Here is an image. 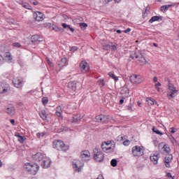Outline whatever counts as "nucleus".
I'll use <instances>...</instances> for the list:
<instances>
[{"label": "nucleus", "instance_id": "nucleus-36", "mask_svg": "<svg viewBox=\"0 0 179 179\" xmlns=\"http://www.w3.org/2000/svg\"><path fill=\"white\" fill-rule=\"evenodd\" d=\"M110 164L113 167H117V164H118V162L117 161V159H113L111 160Z\"/></svg>", "mask_w": 179, "mask_h": 179}, {"label": "nucleus", "instance_id": "nucleus-52", "mask_svg": "<svg viewBox=\"0 0 179 179\" xmlns=\"http://www.w3.org/2000/svg\"><path fill=\"white\" fill-rule=\"evenodd\" d=\"M71 51H73V52H75V51H78V47L73 46L71 48Z\"/></svg>", "mask_w": 179, "mask_h": 179}, {"label": "nucleus", "instance_id": "nucleus-50", "mask_svg": "<svg viewBox=\"0 0 179 179\" xmlns=\"http://www.w3.org/2000/svg\"><path fill=\"white\" fill-rule=\"evenodd\" d=\"M166 144L164 143H160L159 144V149H164Z\"/></svg>", "mask_w": 179, "mask_h": 179}, {"label": "nucleus", "instance_id": "nucleus-34", "mask_svg": "<svg viewBox=\"0 0 179 179\" xmlns=\"http://www.w3.org/2000/svg\"><path fill=\"white\" fill-rule=\"evenodd\" d=\"M159 20H160V17L159 16H153L150 20V23H153V22H157Z\"/></svg>", "mask_w": 179, "mask_h": 179}, {"label": "nucleus", "instance_id": "nucleus-51", "mask_svg": "<svg viewBox=\"0 0 179 179\" xmlns=\"http://www.w3.org/2000/svg\"><path fill=\"white\" fill-rule=\"evenodd\" d=\"M13 47H17V48H19L21 47V45L20 43H13Z\"/></svg>", "mask_w": 179, "mask_h": 179}, {"label": "nucleus", "instance_id": "nucleus-48", "mask_svg": "<svg viewBox=\"0 0 179 179\" xmlns=\"http://www.w3.org/2000/svg\"><path fill=\"white\" fill-rule=\"evenodd\" d=\"M45 136V132H42V133H37L36 134V136H38V138H41V136Z\"/></svg>", "mask_w": 179, "mask_h": 179}, {"label": "nucleus", "instance_id": "nucleus-31", "mask_svg": "<svg viewBox=\"0 0 179 179\" xmlns=\"http://www.w3.org/2000/svg\"><path fill=\"white\" fill-rule=\"evenodd\" d=\"M170 141L173 146H178V141L173 136H171Z\"/></svg>", "mask_w": 179, "mask_h": 179}, {"label": "nucleus", "instance_id": "nucleus-1", "mask_svg": "<svg viewBox=\"0 0 179 179\" xmlns=\"http://www.w3.org/2000/svg\"><path fill=\"white\" fill-rule=\"evenodd\" d=\"M24 170H26V171H28L29 174H32V176H36L40 169V166H38L37 164L27 162L25 163V164L24 165Z\"/></svg>", "mask_w": 179, "mask_h": 179}, {"label": "nucleus", "instance_id": "nucleus-11", "mask_svg": "<svg viewBox=\"0 0 179 179\" xmlns=\"http://www.w3.org/2000/svg\"><path fill=\"white\" fill-rule=\"evenodd\" d=\"M80 69L83 73H87L89 71V65L86 61H82L80 62Z\"/></svg>", "mask_w": 179, "mask_h": 179}, {"label": "nucleus", "instance_id": "nucleus-54", "mask_svg": "<svg viewBox=\"0 0 179 179\" xmlns=\"http://www.w3.org/2000/svg\"><path fill=\"white\" fill-rule=\"evenodd\" d=\"M170 129H171V134H176V128L171 127Z\"/></svg>", "mask_w": 179, "mask_h": 179}, {"label": "nucleus", "instance_id": "nucleus-16", "mask_svg": "<svg viewBox=\"0 0 179 179\" xmlns=\"http://www.w3.org/2000/svg\"><path fill=\"white\" fill-rule=\"evenodd\" d=\"M160 155H159L158 153L152 154L150 156V160L154 164H157Z\"/></svg>", "mask_w": 179, "mask_h": 179}, {"label": "nucleus", "instance_id": "nucleus-46", "mask_svg": "<svg viewBox=\"0 0 179 179\" xmlns=\"http://www.w3.org/2000/svg\"><path fill=\"white\" fill-rule=\"evenodd\" d=\"M47 62L48 64V65L52 68V66H54V64L52 63V62H51V60H50V59L46 58Z\"/></svg>", "mask_w": 179, "mask_h": 179}, {"label": "nucleus", "instance_id": "nucleus-49", "mask_svg": "<svg viewBox=\"0 0 179 179\" xmlns=\"http://www.w3.org/2000/svg\"><path fill=\"white\" fill-rule=\"evenodd\" d=\"M126 139H127V137H125L124 136L117 137V141H125Z\"/></svg>", "mask_w": 179, "mask_h": 179}, {"label": "nucleus", "instance_id": "nucleus-42", "mask_svg": "<svg viewBox=\"0 0 179 179\" xmlns=\"http://www.w3.org/2000/svg\"><path fill=\"white\" fill-rule=\"evenodd\" d=\"M98 84L99 85V86H101V87H104L105 86V83H104V80H99L98 81Z\"/></svg>", "mask_w": 179, "mask_h": 179}, {"label": "nucleus", "instance_id": "nucleus-39", "mask_svg": "<svg viewBox=\"0 0 179 179\" xmlns=\"http://www.w3.org/2000/svg\"><path fill=\"white\" fill-rule=\"evenodd\" d=\"M152 131L155 132V134H157V135H163V133H162V131L156 129V128H155V127H152Z\"/></svg>", "mask_w": 179, "mask_h": 179}, {"label": "nucleus", "instance_id": "nucleus-24", "mask_svg": "<svg viewBox=\"0 0 179 179\" xmlns=\"http://www.w3.org/2000/svg\"><path fill=\"white\" fill-rule=\"evenodd\" d=\"M83 117V116H82L81 114L74 115L73 117V122H79V121H80V120H82Z\"/></svg>", "mask_w": 179, "mask_h": 179}, {"label": "nucleus", "instance_id": "nucleus-45", "mask_svg": "<svg viewBox=\"0 0 179 179\" xmlns=\"http://www.w3.org/2000/svg\"><path fill=\"white\" fill-rule=\"evenodd\" d=\"M80 27H81V29H86V27H87V24L85 22H81L80 23Z\"/></svg>", "mask_w": 179, "mask_h": 179}, {"label": "nucleus", "instance_id": "nucleus-20", "mask_svg": "<svg viewBox=\"0 0 179 179\" xmlns=\"http://www.w3.org/2000/svg\"><path fill=\"white\" fill-rule=\"evenodd\" d=\"M13 83L15 87H20L22 86V79L20 78H14Z\"/></svg>", "mask_w": 179, "mask_h": 179}, {"label": "nucleus", "instance_id": "nucleus-15", "mask_svg": "<svg viewBox=\"0 0 179 179\" xmlns=\"http://www.w3.org/2000/svg\"><path fill=\"white\" fill-rule=\"evenodd\" d=\"M45 157H45L41 152H37L33 156V159L35 160V162H41V160H44Z\"/></svg>", "mask_w": 179, "mask_h": 179}, {"label": "nucleus", "instance_id": "nucleus-10", "mask_svg": "<svg viewBox=\"0 0 179 179\" xmlns=\"http://www.w3.org/2000/svg\"><path fill=\"white\" fill-rule=\"evenodd\" d=\"M73 167L75 170V171H78V173H80V171H82V169H83V165L79 160H74L73 162Z\"/></svg>", "mask_w": 179, "mask_h": 179}, {"label": "nucleus", "instance_id": "nucleus-43", "mask_svg": "<svg viewBox=\"0 0 179 179\" xmlns=\"http://www.w3.org/2000/svg\"><path fill=\"white\" fill-rule=\"evenodd\" d=\"M23 8H25V9H31V6H30L29 3H24L22 4Z\"/></svg>", "mask_w": 179, "mask_h": 179}, {"label": "nucleus", "instance_id": "nucleus-59", "mask_svg": "<svg viewBox=\"0 0 179 179\" xmlns=\"http://www.w3.org/2000/svg\"><path fill=\"white\" fill-rule=\"evenodd\" d=\"M10 122L12 125H15V120H10Z\"/></svg>", "mask_w": 179, "mask_h": 179}, {"label": "nucleus", "instance_id": "nucleus-30", "mask_svg": "<svg viewBox=\"0 0 179 179\" xmlns=\"http://www.w3.org/2000/svg\"><path fill=\"white\" fill-rule=\"evenodd\" d=\"M40 40V36L38 35H34L31 37V43H37Z\"/></svg>", "mask_w": 179, "mask_h": 179}, {"label": "nucleus", "instance_id": "nucleus-8", "mask_svg": "<svg viewBox=\"0 0 179 179\" xmlns=\"http://www.w3.org/2000/svg\"><path fill=\"white\" fill-rule=\"evenodd\" d=\"M132 155L134 157H140L143 155V147L136 145L132 148Z\"/></svg>", "mask_w": 179, "mask_h": 179}, {"label": "nucleus", "instance_id": "nucleus-23", "mask_svg": "<svg viewBox=\"0 0 179 179\" xmlns=\"http://www.w3.org/2000/svg\"><path fill=\"white\" fill-rule=\"evenodd\" d=\"M5 58L6 61L8 62H12V60L13 59V57L12 56V54L10 53V52H6L5 53Z\"/></svg>", "mask_w": 179, "mask_h": 179}, {"label": "nucleus", "instance_id": "nucleus-25", "mask_svg": "<svg viewBox=\"0 0 179 179\" xmlns=\"http://www.w3.org/2000/svg\"><path fill=\"white\" fill-rule=\"evenodd\" d=\"M6 113L9 115H15V108L13 106H9L6 110Z\"/></svg>", "mask_w": 179, "mask_h": 179}, {"label": "nucleus", "instance_id": "nucleus-44", "mask_svg": "<svg viewBox=\"0 0 179 179\" xmlns=\"http://www.w3.org/2000/svg\"><path fill=\"white\" fill-rule=\"evenodd\" d=\"M131 143V141L128 139H126L124 142H123V145L124 146H129Z\"/></svg>", "mask_w": 179, "mask_h": 179}, {"label": "nucleus", "instance_id": "nucleus-32", "mask_svg": "<svg viewBox=\"0 0 179 179\" xmlns=\"http://www.w3.org/2000/svg\"><path fill=\"white\" fill-rule=\"evenodd\" d=\"M108 47L111 48L113 51H117L118 50V45L117 43H114L113 45H108Z\"/></svg>", "mask_w": 179, "mask_h": 179}, {"label": "nucleus", "instance_id": "nucleus-19", "mask_svg": "<svg viewBox=\"0 0 179 179\" xmlns=\"http://www.w3.org/2000/svg\"><path fill=\"white\" fill-rule=\"evenodd\" d=\"M80 156L83 160H87L90 157V152L87 150L83 151Z\"/></svg>", "mask_w": 179, "mask_h": 179}, {"label": "nucleus", "instance_id": "nucleus-60", "mask_svg": "<svg viewBox=\"0 0 179 179\" xmlns=\"http://www.w3.org/2000/svg\"><path fill=\"white\" fill-rule=\"evenodd\" d=\"M153 82H154L155 83H156V82H157V77H154V78H153Z\"/></svg>", "mask_w": 179, "mask_h": 179}, {"label": "nucleus", "instance_id": "nucleus-64", "mask_svg": "<svg viewBox=\"0 0 179 179\" xmlns=\"http://www.w3.org/2000/svg\"><path fill=\"white\" fill-rule=\"evenodd\" d=\"M154 47H158L157 43H153Z\"/></svg>", "mask_w": 179, "mask_h": 179}, {"label": "nucleus", "instance_id": "nucleus-12", "mask_svg": "<svg viewBox=\"0 0 179 179\" xmlns=\"http://www.w3.org/2000/svg\"><path fill=\"white\" fill-rule=\"evenodd\" d=\"M120 94L122 95V99H127V97L129 96V88H128L127 85H124L122 87Z\"/></svg>", "mask_w": 179, "mask_h": 179}, {"label": "nucleus", "instance_id": "nucleus-55", "mask_svg": "<svg viewBox=\"0 0 179 179\" xmlns=\"http://www.w3.org/2000/svg\"><path fill=\"white\" fill-rule=\"evenodd\" d=\"M166 177H168L169 178H173V179H174V177H173V176H171V173H168L166 174Z\"/></svg>", "mask_w": 179, "mask_h": 179}, {"label": "nucleus", "instance_id": "nucleus-7", "mask_svg": "<svg viewBox=\"0 0 179 179\" xmlns=\"http://www.w3.org/2000/svg\"><path fill=\"white\" fill-rule=\"evenodd\" d=\"M130 80L133 85H141V83L143 82V78H142L141 76L134 74L131 76Z\"/></svg>", "mask_w": 179, "mask_h": 179}, {"label": "nucleus", "instance_id": "nucleus-53", "mask_svg": "<svg viewBox=\"0 0 179 179\" xmlns=\"http://www.w3.org/2000/svg\"><path fill=\"white\" fill-rule=\"evenodd\" d=\"M3 64V57L0 55V65H2Z\"/></svg>", "mask_w": 179, "mask_h": 179}, {"label": "nucleus", "instance_id": "nucleus-13", "mask_svg": "<svg viewBox=\"0 0 179 179\" xmlns=\"http://www.w3.org/2000/svg\"><path fill=\"white\" fill-rule=\"evenodd\" d=\"M34 17L36 22H43L44 20V15L40 11H36L34 13Z\"/></svg>", "mask_w": 179, "mask_h": 179}, {"label": "nucleus", "instance_id": "nucleus-35", "mask_svg": "<svg viewBox=\"0 0 179 179\" xmlns=\"http://www.w3.org/2000/svg\"><path fill=\"white\" fill-rule=\"evenodd\" d=\"M40 117L42 120H47V114L45 113V110H42Z\"/></svg>", "mask_w": 179, "mask_h": 179}, {"label": "nucleus", "instance_id": "nucleus-56", "mask_svg": "<svg viewBox=\"0 0 179 179\" xmlns=\"http://www.w3.org/2000/svg\"><path fill=\"white\" fill-rule=\"evenodd\" d=\"M127 110H129V111H132V106H127Z\"/></svg>", "mask_w": 179, "mask_h": 179}, {"label": "nucleus", "instance_id": "nucleus-28", "mask_svg": "<svg viewBox=\"0 0 179 179\" xmlns=\"http://www.w3.org/2000/svg\"><path fill=\"white\" fill-rule=\"evenodd\" d=\"M62 26L64 29H67L68 30H70L72 33L75 31V29L72 27H71V25L66 24V23H62Z\"/></svg>", "mask_w": 179, "mask_h": 179}, {"label": "nucleus", "instance_id": "nucleus-2", "mask_svg": "<svg viewBox=\"0 0 179 179\" xmlns=\"http://www.w3.org/2000/svg\"><path fill=\"white\" fill-rule=\"evenodd\" d=\"M53 148L57 150H62V152H66V150H69V146L65 145L63 141L59 140L53 141Z\"/></svg>", "mask_w": 179, "mask_h": 179}, {"label": "nucleus", "instance_id": "nucleus-18", "mask_svg": "<svg viewBox=\"0 0 179 179\" xmlns=\"http://www.w3.org/2000/svg\"><path fill=\"white\" fill-rule=\"evenodd\" d=\"M173 160V155H168L165 157V166L166 167L169 168L171 166L170 163H171Z\"/></svg>", "mask_w": 179, "mask_h": 179}, {"label": "nucleus", "instance_id": "nucleus-37", "mask_svg": "<svg viewBox=\"0 0 179 179\" xmlns=\"http://www.w3.org/2000/svg\"><path fill=\"white\" fill-rule=\"evenodd\" d=\"M108 75L110 78H113V79H115V82H117V80H118V77L115 76V75H114V73H113V72L108 73Z\"/></svg>", "mask_w": 179, "mask_h": 179}, {"label": "nucleus", "instance_id": "nucleus-26", "mask_svg": "<svg viewBox=\"0 0 179 179\" xmlns=\"http://www.w3.org/2000/svg\"><path fill=\"white\" fill-rule=\"evenodd\" d=\"M68 87L71 89V90H75V89H76V83L74 81H70L68 84Z\"/></svg>", "mask_w": 179, "mask_h": 179}, {"label": "nucleus", "instance_id": "nucleus-3", "mask_svg": "<svg viewBox=\"0 0 179 179\" xmlns=\"http://www.w3.org/2000/svg\"><path fill=\"white\" fill-rule=\"evenodd\" d=\"M101 149L105 153H113L114 152V145L111 143V141H105L101 144Z\"/></svg>", "mask_w": 179, "mask_h": 179}, {"label": "nucleus", "instance_id": "nucleus-27", "mask_svg": "<svg viewBox=\"0 0 179 179\" xmlns=\"http://www.w3.org/2000/svg\"><path fill=\"white\" fill-rule=\"evenodd\" d=\"M171 6H176V4H169V5L162 6L161 7V10L162 12H166V10H167L169 8H171Z\"/></svg>", "mask_w": 179, "mask_h": 179}, {"label": "nucleus", "instance_id": "nucleus-47", "mask_svg": "<svg viewBox=\"0 0 179 179\" xmlns=\"http://www.w3.org/2000/svg\"><path fill=\"white\" fill-rule=\"evenodd\" d=\"M164 152H166L168 153V152H170V147L167 146V145H165V146H164Z\"/></svg>", "mask_w": 179, "mask_h": 179}, {"label": "nucleus", "instance_id": "nucleus-17", "mask_svg": "<svg viewBox=\"0 0 179 179\" xmlns=\"http://www.w3.org/2000/svg\"><path fill=\"white\" fill-rule=\"evenodd\" d=\"M50 164H51V160H50V158L45 157L43 160V163L41 164V166L42 167H43V169H48Z\"/></svg>", "mask_w": 179, "mask_h": 179}, {"label": "nucleus", "instance_id": "nucleus-62", "mask_svg": "<svg viewBox=\"0 0 179 179\" xmlns=\"http://www.w3.org/2000/svg\"><path fill=\"white\" fill-rule=\"evenodd\" d=\"M122 103H124V99H120V104H122Z\"/></svg>", "mask_w": 179, "mask_h": 179}, {"label": "nucleus", "instance_id": "nucleus-61", "mask_svg": "<svg viewBox=\"0 0 179 179\" xmlns=\"http://www.w3.org/2000/svg\"><path fill=\"white\" fill-rule=\"evenodd\" d=\"M117 33H118V34H121V33H122V31L120 29L117 30Z\"/></svg>", "mask_w": 179, "mask_h": 179}, {"label": "nucleus", "instance_id": "nucleus-29", "mask_svg": "<svg viewBox=\"0 0 179 179\" xmlns=\"http://www.w3.org/2000/svg\"><path fill=\"white\" fill-rule=\"evenodd\" d=\"M56 115L60 117H62V108L61 106L56 108Z\"/></svg>", "mask_w": 179, "mask_h": 179}, {"label": "nucleus", "instance_id": "nucleus-14", "mask_svg": "<svg viewBox=\"0 0 179 179\" xmlns=\"http://www.w3.org/2000/svg\"><path fill=\"white\" fill-rule=\"evenodd\" d=\"M96 122H102L103 124H106L108 122V117L104 115H100L96 117Z\"/></svg>", "mask_w": 179, "mask_h": 179}, {"label": "nucleus", "instance_id": "nucleus-58", "mask_svg": "<svg viewBox=\"0 0 179 179\" xmlns=\"http://www.w3.org/2000/svg\"><path fill=\"white\" fill-rule=\"evenodd\" d=\"M96 179H104V178L103 177V175H99Z\"/></svg>", "mask_w": 179, "mask_h": 179}, {"label": "nucleus", "instance_id": "nucleus-22", "mask_svg": "<svg viewBox=\"0 0 179 179\" xmlns=\"http://www.w3.org/2000/svg\"><path fill=\"white\" fill-rule=\"evenodd\" d=\"M15 136L18 138V142H20V143H23V142H24V141H26V138L23 136H20V134H19L17 132H16L15 134Z\"/></svg>", "mask_w": 179, "mask_h": 179}, {"label": "nucleus", "instance_id": "nucleus-21", "mask_svg": "<svg viewBox=\"0 0 179 179\" xmlns=\"http://www.w3.org/2000/svg\"><path fill=\"white\" fill-rule=\"evenodd\" d=\"M66 65H68V59L66 57L62 58L58 64V66L60 68H64V66H66Z\"/></svg>", "mask_w": 179, "mask_h": 179}, {"label": "nucleus", "instance_id": "nucleus-6", "mask_svg": "<svg viewBox=\"0 0 179 179\" xmlns=\"http://www.w3.org/2000/svg\"><path fill=\"white\" fill-rule=\"evenodd\" d=\"M94 158L96 162H100L104 160V155L97 148L94 149Z\"/></svg>", "mask_w": 179, "mask_h": 179}, {"label": "nucleus", "instance_id": "nucleus-41", "mask_svg": "<svg viewBox=\"0 0 179 179\" xmlns=\"http://www.w3.org/2000/svg\"><path fill=\"white\" fill-rule=\"evenodd\" d=\"M52 30H54L55 31H61V30H62V27H58L57 26L52 27Z\"/></svg>", "mask_w": 179, "mask_h": 179}, {"label": "nucleus", "instance_id": "nucleus-5", "mask_svg": "<svg viewBox=\"0 0 179 179\" xmlns=\"http://www.w3.org/2000/svg\"><path fill=\"white\" fill-rule=\"evenodd\" d=\"M130 57L132 59H135V58L136 59H138L140 62V65L141 66L146 65V64H148V61H146V59L143 57L142 53H134V55H131Z\"/></svg>", "mask_w": 179, "mask_h": 179}, {"label": "nucleus", "instance_id": "nucleus-9", "mask_svg": "<svg viewBox=\"0 0 179 179\" xmlns=\"http://www.w3.org/2000/svg\"><path fill=\"white\" fill-rule=\"evenodd\" d=\"M10 92V86L6 83H0V94H5Z\"/></svg>", "mask_w": 179, "mask_h": 179}, {"label": "nucleus", "instance_id": "nucleus-4", "mask_svg": "<svg viewBox=\"0 0 179 179\" xmlns=\"http://www.w3.org/2000/svg\"><path fill=\"white\" fill-rule=\"evenodd\" d=\"M168 89H169V92L167 93L166 97L169 100H171V99H174L175 95L177 94V93H178V90L176 89V87L174 86V85L170 83L168 84Z\"/></svg>", "mask_w": 179, "mask_h": 179}, {"label": "nucleus", "instance_id": "nucleus-33", "mask_svg": "<svg viewBox=\"0 0 179 179\" xmlns=\"http://www.w3.org/2000/svg\"><path fill=\"white\" fill-rule=\"evenodd\" d=\"M146 102L148 103V104L149 106H153V104H155V99H153L152 98H147L146 99Z\"/></svg>", "mask_w": 179, "mask_h": 179}, {"label": "nucleus", "instance_id": "nucleus-38", "mask_svg": "<svg viewBox=\"0 0 179 179\" xmlns=\"http://www.w3.org/2000/svg\"><path fill=\"white\" fill-rule=\"evenodd\" d=\"M42 102L43 106H47V104L48 103V97H43L42 99Z\"/></svg>", "mask_w": 179, "mask_h": 179}, {"label": "nucleus", "instance_id": "nucleus-40", "mask_svg": "<svg viewBox=\"0 0 179 179\" xmlns=\"http://www.w3.org/2000/svg\"><path fill=\"white\" fill-rule=\"evenodd\" d=\"M160 86H162V83L159 82L155 84V89L157 90V92H160Z\"/></svg>", "mask_w": 179, "mask_h": 179}, {"label": "nucleus", "instance_id": "nucleus-63", "mask_svg": "<svg viewBox=\"0 0 179 179\" xmlns=\"http://www.w3.org/2000/svg\"><path fill=\"white\" fill-rule=\"evenodd\" d=\"M157 143H158L157 141H154V145H155V146H157Z\"/></svg>", "mask_w": 179, "mask_h": 179}, {"label": "nucleus", "instance_id": "nucleus-57", "mask_svg": "<svg viewBox=\"0 0 179 179\" xmlns=\"http://www.w3.org/2000/svg\"><path fill=\"white\" fill-rule=\"evenodd\" d=\"M129 31H131V29L128 28L127 29L124 31V33H129Z\"/></svg>", "mask_w": 179, "mask_h": 179}]
</instances>
